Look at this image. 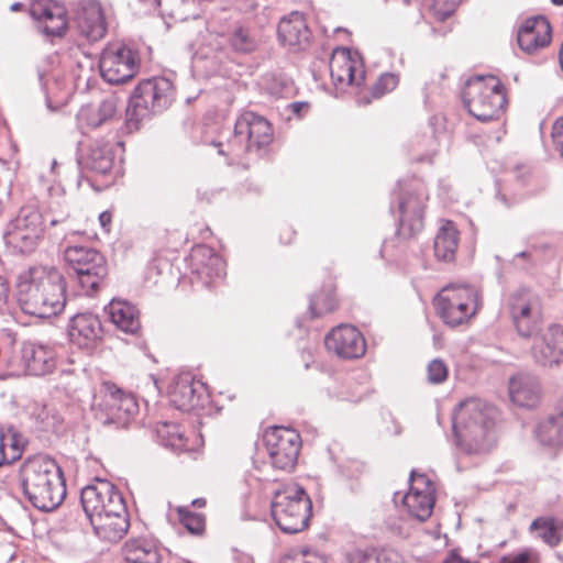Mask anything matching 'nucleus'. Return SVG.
Wrapping results in <instances>:
<instances>
[{
	"label": "nucleus",
	"instance_id": "f257e3e1",
	"mask_svg": "<svg viewBox=\"0 0 563 563\" xmlns=\"http://www.w3.org/2000/svg\"><path fill=\"white\" fill-rule=\"evenodd\" d=\"M18 303L30 316L51 318L66 306V282L54 266H33L16 278Z\"/></svg>",
	"mask_w": 563,
	"mask_h": 563
},
{
	"label": "nucleus",
	"instance_id": "f03ea898",
	"mask_svg": "<svg viewBox=\"0 0 563 563\" xmlns=\"http://www.w3.org/2000/svg\"><path fill=\"white\" fill-rule=\"evenodd\" d=\"M20 477L25 497L40 510H54L66 497L63 471L48 455L36 454L25 459L20 467Z\"/></svg>",
	"mask_w": 563,
	"mask_h": 563
},
{
	"label": "nucleus",
	"instance_id": "7ed1b4c3",
	"mask_svg": "<svg viewBox=\"0 0 563 563\" xmlns=\"http://www.w3.org/2000/svg\"><path fill=\"white\" fill-rule=\"evenodd\" d=\"M489 408L479 399L461 401L454 410L453 430L456 444L466 454H481L493 444Z\"/></svg>",
	"mask_w": 563,
	"mask_h": 563
},
{
	"label": "nucleus",
	"instance_id": "20e7f679",
	"mask_svg": "<svg viewBox=\"0 0 563 563\" xmlns=\"http://www.w3.org/2000/svg\"><path fill=\"white\" fill-rule=\"evenodd\" d=\"M312 501L298 484L290 483L278 489L272 500V516L278 528L286 533H298L309 526Z\"/></svg>",
	"mask_w": 563,
	"mask_h": 563
},
{
	"label": "nucleus",
	"instance_id": "39448f33",
	"mask_svg": "<svg viewBox=\"0 0 563 563\" xmlns=\"http://www.w3.org/2000/svg\"><path fill=\"white\" fill-rule=\"evenodd\" d=\"M463 100L468 112L477 120H497L507 107L506 88L494 76L476 77L466 82Z\"/></svg>",
	"mask_w": 563,
	"mask_h": 563
},
{
	"label": "nucleus",
	"instance_id": "423d86ee",
	"mask_svg": "<svg viewBox=\"0 0 563 563\" xmlns=\"http://www.w3.org/2000/svg\"><path fill=\"white\" fill-rule=\"evenodd\" d=\"M433 306L442 321L454 328L468 323L477 314L482 297L473 286L452 284L437 294Z\"/></svg>",
	"mask_w": 563,
	"mask_h": 563
},
{
	"label": "nucleus",
	"instance_id": "0eeeda50",
	"mask_svg": "<svg viewBox=\"0 0 563 563\" xmlns=\"http://www.w3.org/2000/svg\"><path fill=\"white\" fill-rule=\"evenodd\" d=\"M91 408L104 424L126 427L139 412L135 396L111 380L96 388Z\"/></svg>",
	"mask_w": 563,
	"mask_h": 563
},
{
	"label": "nucleus",
	"instance_id": "6e6552de",
	"mask_svg": "<svg viewBox=\"0 0 563 563\" xmlns=\"http://www.w3.org/2000/svg\"><path fill=\"white\" fill-rule=\"evenodd\" d=\"M273 139L271 122L255 112L245 111L235 121L234 133L227 143V150L221 146L219 152L232 159L241 158L253 150L269 145Z\"/></svg>",
	"mask_w": 563,
	"mask_h": 563
},
{
	"label": "nucleus",
	"instance_id": "1a4fd4ad",
	"mask_svg": "<svg viewBox=\"0 0 563 563\" xmlns=\"http://www.w3.org/2000/svg\"><path fill=\"white\" fill-rule=\"evenodd\" d=\"M64 258L88 296L96 294L108 277L107 260L95 249L68 246L64 252Z\"/></svg>",
	"mask_w": 563,
	"mask_h": 563
},
{
	"label": "nucleus",
	"instance_id": "9d476101",
	"mask_svg": "<svg viewBox=\"0 0 563 563\" xmlns=\"http://www.w3.org/2000/svg\"><path fill=\"white\" fill-rule=\"evenodd\" d=\"M174 85L165 77L141 80L133 89L128 112L136 121H142L166 109L174 98Z\"/></svg>",
	"mask_w": 563,
	"mask_h": 563
},
{
	"label": "nucleus",
	"instance_id": "9b49d317",
	"mask_svg": "<svg viewBox=\"0 0 563 563\" xmlns=\"http://www.w3.org/2000/svg\"><path fill=\"white\" fill-rule=\"evenodd\" d=\"M140 67L139 53L123 43L108 44L99 59L100 75L111 85L131 81L139 74Z\"/></svg>",
	"mask_w": 563,
	"mask_h": 563
},
{
	"label": "nucleus",
	"instance_id": "f8f14e48",
	"mask_svg": "<svg viewBox=\"0 0 563 563\" xmlns=\"http://www.w3.org/2000/svg\"><path fill=\"white\" fill-rule=\"evenodd\" d=\"M263 440L274 468L287 472L294 470L301 448V439L296 430L269 427L265 430Z\"/></svg>",
	"mask_w": 563,
	"mask_h": 563
},
{
	"label": "nucleus",
	"instance_id": "ddd939ff",
	"mask_svg": "<svg viewBox=\"0 0 563 563\" xmlns=\"http://www.w3.org/2000/svg\"><path fill=\"white\" fill-rule=\"evenodd\" d=\"M45 234L42 214L34 208L21 209L12 229L8 232V244L23 254L33 253Z\"/></svg>",
	"mask_w": 563,
	"mask_h": 563
},
{
	"label": "nucleus",
	"instance_id": "4468645a",
	"mask_svg": "<svg viewBox=\"0 0 563 563\" xmlns=\"http://www.w3.org/2000/svg\"><path fill=\"white\" fill-rule=\"evenodd\" d=\"M167 394L170 402L183 411L202 408L209 398L207 384L191 372L175 375L167 387Z\"/></svg>",
	"mask_w": 563,
	"mask_h": 563
},
{
	"label": "nucleus",
	"instance_id": "2eb2a0df",
	"mask_svg": "<svg viewBox=\"0 0 563 563\" xmlns=\"http://www.w3.org/2000/svg\"><path fill=\"white\" fill-rule=\"evenodd\" d=\"M330 76L339 89L361 87L366 81V71L361 55L346 47L335 48L331 55Z\"/></svg>",
	"mask_w": 563,
	"mask_h": 563
},
{
	"label": "nucleus",
	"instance_id": "dca6fc26",
	"mask_svg": "<svg viewBox=\"0 0 563 563\" xmlns=\"http://www.w3.org/2000/svg\"><path fill=\"white\" fill-rule=\"evenodd\" d=\"M434 504V483L426 474L412 471L409 478V490L401 499L402 507L411 518L426 521L431 517Z\"/></svg>",
	"mask_w": 563,
	"mask_h": 563
},
{
	"label": "nucleus",
	"instance_id": "f3484780",
	"mask_svg": "<svg viewBox=\"0 0 563 563\" xmlns=\"http://www.w3.org/2000/svg\"><path fill=\"white\" fill-rule=\"evenodd\" d=\"M81 505L89 519L125 506L119 489L107 479H96L81 492Z\"/></svg>",
	"mask_w": 563,
	"mask_h": 563
},
{
	"label": "nucleus",
	"instance_id": "a211bd4d",
	"mask_svg": "<svg viewBox=\"0 0 563 563\" xmlns=\"http://www.w3.org/2000/svg\"><path fill=\"white\" fill-rule=\"evenodd\" d=\"M429 200L428 189L422 183L405 186L399 195V220L411 232H419L423 227V216Z\"/></svg>",
	"mask_w": 563,
	"mask_h": 563
},
{
	"label": "nucleus",
	"instance_id": "6ab92c4d",
	"mask_svg": "<svg viewBox=\"0 0 563 563\" xmlns=\"http://www.w3.org/2000/svg\"><path fill=\"white\" fill-rule=\"evenodd\" d=\"M30 12L41 31L51 36H63L68 26L67 11L56 0H33Z\"/></svg>",
	"mask_w": 563,
	"mask_h": 563
},
{
	"label": "nucleus",
	"instance_id": "aec40b11",
	"mask_svg": "<svg viewBox=\"0 0 563 563\" xmlns=\"http://www.w3.org/2000/svg\"><path fill=\"white\" fill-rule=\"evenodd\" d=\"M191 273L205 285L211 286L225 275V264L220 255L206 245H197L189 255Z\"/></svg>",
	"mask_w": 563,
	"mask_h": 563
},
{
	"label": "nucleus",
	"instance_id": "412c9836",
	"mask_svg": "<svg viewBox=\"0 0 563 563\" xmlns=\"http://www.w3.org/2000/svg\"><path fill=\"white\" fill-rule=\"evenodd\" d=\"M538 298L529 290L521 289L509 299V312L517 332L521 336H531L538 329L539 321L533 316Z\"/></svg>",
	"mask_w": 563,
	"mask_h": 563
},
{
	"label": "nucleus",
	"instance_id": "4be33fe9",
	"mask_svg": "<svg viewBox=\"0 0 563 563\" xmlns=\"http://www.w3.org/2000/svg\"><path fill=\"white\" fill-rule=\"evenodd\" d=\"M102 324L92 313H78L69 323L68 336L70 343L80 350H93L102 340Z\"/></svg>",
	"mask_w": 563,
	"mask_h": 563
},
{
	"label": "nucleus",
	"instance_id": "5701e85b",
	"mask_svg": "<svg viewBox=\"0 0 563 563\" xmlns=\"http://www.w3.org/2000/svg\"><path fill=\"white\" fill-rule=\"evenodd\" d=\"M552 38V29L543 16L527 19L518 30L517 41L520 48L529 54L547 47Z\"/></svg>",
	"mask_w": 563,
	"mask_h": 563
},
{
	"label": "nucleus",
	"instance_id": "b1692460",
	"mask_svg": "<svg viewBox=\"0 0 563 563\" xmlns=\"http://www.w3.org/2000/svg\"><path fill=\"white\" fill-rule=\"evenodd\" d=\"M120 510H111L89 519L96 534L106 541L117 542L128 532L130 527L126 506Z\"/></svg>",
	"mask_w": 563,
	"mask_h": 563
},
{
	"label": "nucleus",
	"instance_id": "393cba45",
	"mask_svg": "<svg viewBox=\"0 0 563 563\" xmlns=\"http://www.w3.org/2000/svg\"><path fill=\"white\" fill-rule=\"evenodd\" d=\"M79 32L89 41H99L107 33L103 9L98 1H85L76 15Z\"/></svg>",
	"mask_w": 563,
	"mask_h": 563
},
{
	"label": "nucleus",
	"instance_id": "a878e982",
	"mask_svg": "<svg viewBox=\"0 0 563 563\" xmlns=\"http://www.w3.org/2000/svg\"><path fill=\"white\" fill-rule=\"evenodd\" d=\"M329 352H366L363 333L354 325L342 323L331 329L324 338Z\"/></svg>",
	"mask_w": 563,
	"mask_h": 563
},
{
	"label": "nucleus",
	"instance_id": "bb28decb",
	"mask_svg": "<svg viewBox=\"0 0 563 563\" xmlns=\"http://www.w3.org/2000/svg\"><path fill=\"white\" fill-rule=\"evenodd\" d=\"M508 389L511 401L518 407L532 409L541 402L542 388L532 376L526 374L512 376Z\"/></svg>",
	"mask_w": 563,
	"mask_h": 563
},
{
	"label": "nucleus",
	"instance_id": "cd10ccee",
	"mask_svg": "<svg viewBox=\"0 0 563 563\" xmlns=\"http://www.w3.org/2000/svg\"><path fill=\"white\" fill-rule=\"evenodd\" d=\"M11 374L41 376L51 373L56 365L53 354H10Z\"/></svg>",
	"mask_w": 563,
	"mask_h": 563
},
{
	"label": "nucleus",
	"instance_id": "c85d7f7f",
	"mask_svg": "<svg viewBox=\"0 0 563 563\" xmlns=\"http://www.w3.org/2000/svg\"><path fill=\"white\" fill-rule=\"evenodd\" d=\"M122 554L126 563H161L163 558L158 541L147 537L129 539Z\"/></svg>",
	"mask_w": 563,
	"mask_h": 563
},
{
	"label": "nucleus",
	"instance_id": "c756f323",
	"mask_svg": "<svg viewBox=\"0 0 563 563\" xmlns=\"http://www.w3.org/2000/svg\"><path fill=\"white\" fill-rule=\"evenodd\" d=\"M106 311L110 321L119 330L136 334L141 330V320L139 309L131 302L122 299H112L107 306Z\"/></svg>",
	"mask_w": 563,
	"mask_h": 563
},
{
	"label": "nucleus",
	"instance_id": "7c9ffc66",
	"mask_svg": "<svg viewBox=\"0 0 563 563\" xmlns=\"http://www.w3.org/2000/svg\"><path fill=\"white\" fill-rule=\"evenodd\" d=\"M460 243V231L452 220H442L435 234L433 250L439 261L452 262L455 260Z\"/></svg>",
	"mask_w": 563,
	"mask_h": 563
},
{
	"label": "nucleus",
	"instance_id": "2f4dec72",
	"mask_svg": "<svg viewBox=\"0 0 563 563\" xmlns=\"http://www.w3.org/2000/svg\"><path fill=\"white\" fill-rule=\"evenodd\" d=\"M278 36L288 46H300L308 42L309 30L303 14L294 11L283 18L278 24Z\"/></svg>",
	"mask_w": 563,
	"mask_h": 563
},
{
	"label": "nucleus",
	"instance_id": "473e14b6",
	"mask_svg": "<svg viewBox=\"0 0 563 563\" xmlns=\"http://www.w3.org/2000/svg\"><path fill=\"white\" fill-rule=\"evenodd\" d=\"M536 437L543 445H563V400L558 404L551 415L539 422Z\"/></svg>",
	"mask_w": 563,
	"mask_h": 563
},
{
	"label": "nucleus",
	"instance_id": "72a5a7b5",
	"mask_svg": "<svg viewBox=\"0 0 563 563\" xmlns=\"http://www.w3.org/2000/svg\"><path fill=\"white\" fill-rule=\"evenodd\" d=\"M399 78L395 74L385 73L382 74L371 86L365 82L357 88L356 98L361 104H369L374 100H377L391 92L398 86Z\"/></svg>",
	"mask_w": 563,
	"mask_h": 563
},
{
	"label": "nucleus",
	"instance_id": "f704fd0d",
	"mask_svg": "<svg viewBox=\"0 0 563 563\" xmlns=\"http://www.w3.org/2000/svg\"><path fill=\"white\" fill-rule=\"evenodd\" d=\"M115 106L111 100H104L98 106H84L77 114L78 125L81 130L95 129L112 118Z\"/></svg>",
	"mask_w": 563,
	"mask_h": 563
},
{
	"label": "nucleus",
	"instance_id": "c9c22d12",
	"mask_svg": "<svg viewBox=\"0 0 563 563\" xmlns=\"http://www.w3.org/2000/svg\"><path fill=\"white\" fill-rule=\"evenodd\" d=\"M340 308V298L334 284L323 286L316 291L309 305V312L312 318H321L335 312Z\"/></svg>",
	"mask_w": 563,
	"mask_h": 563
},
{
	"label": "nucleus",
	"instance_id": "e433bc0d",
	"mask_svg": "<svg viewBox=\"0 0 563 563\" xmlns=\"http://www.w3.org/2000/svg\"><path fill=\"white\" fill-rule=\"evenodd\" d=\"M529 530L536 532L537 537L551 548L558 547L563 540V520L552 516L536 518Z\"/></svg>",
	"mask_w": 563,
	"mask_h": 563
},
{
	"label": "nucleus",
	"instance_id": "4c0bfd02",
	"mask_svg": "<svg viewBox=\"0 0 563 563\" xmlns=\"http://www.w3.org/2000/svg\"><path fill=\"white\" fill-rule=\"evenodd\" d=\"M22 453L21 437L12 430L0 431V467L18 461Z\"/></svg>",
	"mask_w": 563,
	"mask_h": 563
},
{
	"label": "nucleus",
	"instance_id": "58836bf2",
	"mask_svg": "<svg viewBox=\"0 0 563 563\" xmlns=\"http://www.w3.org/2000/svg\"><path fill=\"white\" fill-rule=\"evenodd\" d=\"M230 47L242 54L253 53L258 46V41L253 32L243 26H236L229 34L228 38Z\"/></svg>",
	"mask_w": 563,
	"mask_h": 563
},
{
	"label": "nucleus",
	"instance_id": "ea45409f",
	"mask_svg": "<svg viewBox=\"0 0 563 563\" xmlns=\"http://www.w3.org/2000/svg\"><path fill=\"white\" fill-rule=\"evenodd\" d=\"M157 433L165 444L173 449L179 450L186 446L185 433L181 427L177 423H158Z\"/></svg>",
	"mask_w": 563,
	"mask_h": 563
},
{
	"label": "nucleus",
	"instance_id": "a19ab883",
	"mask_svg": "<svg viewBox=\"0 0 563 563\" xmlns=\"http://www.w3.org/2000/svg\"><path fill=\"white\" fill-rule=\"evenodd\" d=\"M350 563H396L389 553L376 549H356L349 554Z\"/></svg>",
	"mask_w": 563,
	"mask_h": 563
},
{
	"label": "nucleus",
	"instance_id": "79ce46f5",
	"mask_svg": "<svg viewBox=\"0 0 563 563\" xmlns=\"http://www.w3.org/2000/svg\"><path fill=\"white\" fill-rule=\"evenodd\" d=\"M177 514L180 523L188 532L201 536L206 530V518L201 514L190 511L187 507H178Z\"/></svg>",
	"mask_w": 563,
	"mask_h": 563
},
{
	"label": "nucleus",
	"instance_id": "37998d69",
	"mask_svg": "<svg viewBox=\"0 0 563 563\" xmlns=\"http://www.w3.org/2000/svg\"><path fill=\"white\" fill-rule=\"evenodd\" d=\"M88 168L100 175H107L113 167V156L101 148L92 150L87 162Z\"/></svg>",
	"mask_w": 563,
	"mask_h": 563
},
{
	"label": "nucleus",
	"instance_id": "c03bdc74",
	"mask_svg": "<svg viewBox=\"0 0 563 563\" xmlns=\"http://www.w3.org/2000/svg\"><path fill=\"white\" fill-rule=\"evenodd\" d=\"M430 12L434 20L444 22L451 18L462 0H430Z\"/></svg>",
	"mask_w": 563,
	"mask_h": 563
},
{
	"label": "nucleus",
	"instance_id": "a18cd8bd",
	"mask_svg": "<svg viewBox=\"0 0 563 563\" xmlns=\"http://www.w3.org/2000/svg\"><path fill=\"white\" fill-rule=\"evenodd\" d=\"M543 340L549 349L563 352V325H550L543 335Z\"/></svg>",
	"mask_w": 563,
	"mask_h": 563
},
{
	"label": "nucleus",
	"instance_id": "49530a36",
	"mask_svg": "<svg viewBox=\"0 0 563 563\" xmlns=\"http://www.w3.org/2000/svg\"><path fill=\"white\" fill-rule=\"evenodd\" d=\"M540 558L531 549H525L517 553L506 554L500 558L499 563H539Z\"/></svg>",
	"mask_w": 563,
	"mask_h": 563
},
{
	"label": "nucleus",
	"instance_id": "de8ad7c7",
	"mask_svg": "<svg viewBox=\"0 0 563 563\" xmlns=\"http://www.w3.org/2000/svg\"><path fill=\"white\" fill-rule=\"evenodd\" d=\"M282 563H327V560L318 553L302 551L286 555Z\"/></svg>",
	"mask_w": 563,
	"mask_h": 563
},
{
	"label": "nucleus",
	"instance_id": "09e8293b",
	"mask_svg": "<svg viewBox=\"0 0 563 563\" xmlns=\"http://www.w3.org/2000/svg\"><path fill=\"white\" fill-rule=\"evenodd\" d=\"M448 367L441 360H433L428 366V378L433 384H440L448 377Z\"/></svg>",
	"mask_w": 563,
	"mask_h": 563
},
{
	"label": "nucleus",
	"instance_id": "8fccbe9b",
	"mask_svg": "<svg viewBox=\"0 0 563 563\" xmlns=\"http://www.w3.org/2000/svg\"><path fill=\"white\" fill-rule=\"evenodd\" d=\"M551 139L554 150L563 158V115L555 119L551 126Z\"/></svg>",
	"mask_w": 563,
	"mask_h": 563
},
{
	"label": "nucleus",
	"instance_id": "3c124183",
	"mask_svg": "<svg viewBox=\"0 0 563 563\" xmlns=\"http://www.w3.org/2000/svg\"><path fill=\"white\" fill-rule=\"evenodd\" d=\"M11 287L9 280L0 275V313H2L9 302Z\"/></svg>",
	"mask_w": 563,
	"mask_h": 563
},
{
	"label": "nucleus",
	"instance_id": "603ef678",
	"mask_svg": "<svg viewBox=\"0 0 563 563\" xmlns=\"http://www.w3.org/2000/svg\"><path fill=\"white\" fill-rule=\"evenodd\" d=\"M442 563H479L477 560L464 558L459 549L451 550Z\"/></svg>",
	"mask_w": 563,
	"mask_h": 563
},
{
	"label": "nucleus",
	"instance_id": "864d4df0",
	"mask_svg": "<svg viewBox=\"0 0 563 563\" xmlns=\"http://www.w3.org/2000/svg\"><path fill=\"white\" fill-rule=\"evenodd\" d=\"M296 239V231L290 227H284L279 231V240L283 244L289 245Z\"/></svg>",
	"mask_w": 563,
	"mask_h": 563
},
{
	"label": "nucleus",
	"instance_id": "5fc2aeb1",
	"mask_svg": "<svg viewBox=\"0 0 563 563\" xmlns=\"http://www.w3.org/2000/svg\"><path fill=\"white\" fill-rule=\"evenodd\" d=\"M99 222L106 232L110 231L112 223V213L110 211H103L99 216Z\"/></svg>",
	"mask_w": 563,
	"mask_h": 563
},
{
	"label": "nucleus",
	"instance_id": "6e6d98bb",
	"mask_svg": "<svg viewBox=\"0 0 563 563\" xmlns=\"http://www.w3.org/2000/svg\"><path fill=\"white\" fill-rule=\"evenodd\" d=\"M553 356V354H543V360L540 361L542 365H549L552 366L553 364L559 365L560 360L550 357Z\"/></svg>",
	"mask_w": 563,
	"mask_h": 563
},
{
	"label": "nucleus",
	"instance_id": "4d7b16f0",
	"mask_svg": "<svg viewBox=\"0 0 563 563\" xmlns=\"http://www.w3.org/2000/svg\"><path fill=\"white\" fill-rule=\"evenodd\" d=\"M291 109L294 112L300 114L303 110L307 111L308 110V104L307 103H300V102H295L291 104Z\"/></svg>",
	"mask_w": 563,
	"mask_h": 563
},
{
	"label": "nucleus",
	"instance_id": "13d9d810",
	"mask_svg": "<svg viewBox=\"0 0 563 563\" xmlns=\"http://www.w3.org/2000/svg\"><path fill=\"white\" fill-rule=\"evenodd\" d=\"M214 195V190H206L200 194V200L206 202H211V196Z\"/></svg>",
	"mask_w": 563,
	"mask_h": 563
},
{
	"label": "nucleus",
	"instance_id": "bf43d9fd",
	"mask_svg": "<svg viewBox=\"0 0 563 563\" xmlns=\"http://www.w3.org/2000/svg\"><path fill=\"white\" fill-rule=\"evenodd\" d=\"M191 505L197 508H203L207 505V500L205 498L194 499Z\"/></svg>",
	"mask_w": 563,
	"mask_h": 563
},
{
	"label": "nucleus",
	"instance_id": "052dcab7",
	"mask_svg": "<svg viewBox=\"0 0 563 563\" xmlns=\"http://www.w3.org/2000/svg\"><path fill=\"white\" fill-rule=\"evenodd\" d=\"M144 3L148 5L151 9H156L161 4V0H144Z\"/></svg>",
	"mask_w": 563,
	"mask_h": 563
},
{
	"label": "nucleus",
	"instance_id": "680f3d73",
	"mask_svg": "<svg viewBox=\"0 0 563 563\" xmlns=\"http://www.w3.org/2000/svg\"><path fill=\"white\" fill-rule=\"evenodd\" d=\"M24 8V5L21 3V2H15L11 5V11L13 12H18V11H22Z\"/></svg>",
	"mask_w": 563,
	"mask_h": 563
},
{
	"label": "nucleus",
	"instance_id": "e2e57ef3",
	"mask_svg": "<svg viewBox=\"0 0 563 563\" xmlns=\"http://www.w3.org/2000/svg\"><path fill=\"white\" fill-rule=\"evenodd\" d=\"M559 59H560L561 68L563 70V43H562V46H561V49H560Z\"/></svg>",
	"mask_w": 563,
	"mask_h": 563
},
{
	"label": "nucleus",
	"instance_id": "0e129e2a",
	"mask_svg": "<svg viewBox=\"0 0 563 563\" xmlns=\"http://www.w3.org/2000/svg\"><path fill=\"white\" fill-rule=\"evenodd\" d=\"M342 355H343V356H350L351 358H352V357L357 358V357L362 356L363 354H342Z\"/></svg>",
	"mask_w": 563,
	"mask_h": 563
},
{
	"label": "nucleus",
	"instance_id": "69168bd1",
	"mask_svg": "<svg viewBox=\"0 0 563 563\" xmlns=\"http://www.w3.org/2000/svg\"><path fill=\"white\" fill-rule=\"evenodd\" d=\"M551 1L555 5H562L563 4V0H551Z\"/></svg>",
	"mask_w": 563,
	"mask_h": 563
},
{
	"label": "nucleus",
	"instance_id": "338daca9",
	"mask_svg": "<svg viewBox=\"0 0 563 563\" xmlns=\"http://www.w3.org/2000/svg\"><path fill=\"white\" fill-rule=\"evenodd\" d=\"M406 2H409L410 0H405Z\"/></svg>",
	"mask_w": 563,
	"mask_h": 563
}]
</instances>
